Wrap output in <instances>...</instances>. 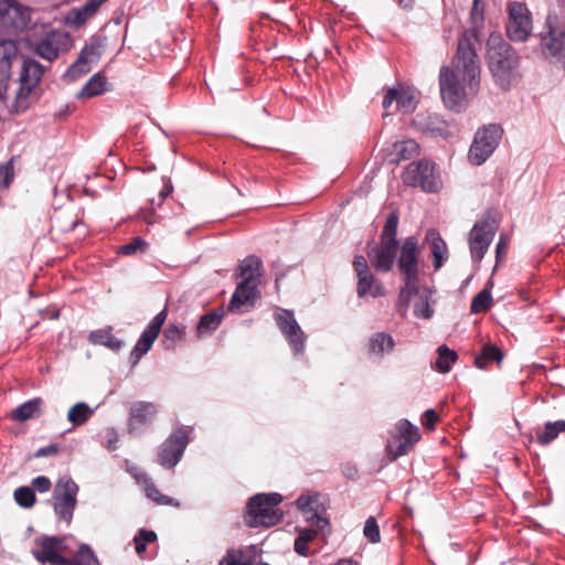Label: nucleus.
<instances>
[{"label": "nucleus", "mask_w": 565, "mask_h": 565, "mask_svg": "<svg viewBox=\"0 0 565 565\" xmlns=\"http://www.w3.org/2000/svg\"><path fill=\"white\" fill-rule=\"evenodd\" d=\"M397 226H398V214L396 212H392L386 217V221H385L382 234H381V241L398 245V242L396 239Z\"/></svg>", "instance_id": "41"}, {"label": "nucleus", "mask_w": 565, "mask_h": 565, "mask_svg": "<svg viewBox=\"0 0 565 565\" xmlns=\"http://www.w3.org/2000/svg\"><path fill=\"white\" fill-rule=\"evenodd\" d=\"M493 281L488 280L486 288L478 292L471 301L470 310L472 313H480L487 311L492 303L491 288Z\"/></svg>", "instance_id": "37"}, {"label": "nucleus", "mask_w": 565, "mask_h": 565, "mask_svg": "<svg viewBox=\"0 0 565 565\" xmlns=\"http://www.w3.org/2000/svg\"><path fill=\"white\" fill-rule=\"evenodd\" d=\"M43 401L40 397L24 402L12 412V419L24 422L41 414Z\"/></svg>", "instance_id": "33"}, {"label": "nucleus", "mask_w": 565, "mask_h": 565, "mask_svg": "<svg viewBox=\"0 0 565 565\" xmlns=\"http://www.w3.org/2000/svg\"><path fill=\"white\" fill-rule=\"evenodd\" d=\"M63 565H100L96 554L87 544H81L73 557H66Z\"/></svg>", "instance_id": "34"}, {"label": "nucleus", "mask_w": 565, "mask_h": 565, "mask_svg": "<svg viewBox=\"0 0 565 565\" xmlns=\"http://www.w3.org/2000/svg\"><path fill=\"white\" fill-rule=\"evenodd\" d=\"M393 103H396V109L404 114L414 111L417 105L415 89L403 85L391 87L384 95L383 108L388 110Z\"/></svg>", "instance_id": "20"}, {"label": "nucleus", "mask_w": 565, "mask_h": 565, "mask_svg": "<svg viewBox=\"0 0 565 565\" xmlns=\"http://www.w3.org/2000/svg\"><path fill=\"white\" fill-rule=\"evenodd\" d=\"M503 359L501 350L492 344H486L480 353L475 360V365L478 369H484L490 362H501Z\"/></svg>", "instance_id": "40"}, {"label": "nucleus", "mask_w": 565, "mask_h": 565, "mask_svg": "<svg viewBox=\"0 0 565 565\" xmlns=\"http://www.w3.org/2000/svg\"><path fill=\"white\" fill-rule=\"evenodd\" d=\"M78 486L68 476H63L56 482L53 490V508L58 520L71 524L77 505Z\"/></svg>", "instance_id": "7"}, {"label": "nucleus", "mask_w": 565, "mask_h": 565, "mask_svg": "<svg viewBox=\"0 0 565 565\" xmlns=\"http://www.w3.org/2000/svg\"><path fill=\"white\" fill-rule=\"evenodd\" d=\"M100 55L102 45L98 42H93L85 45L79 53V56L84 58L88 63V65L96 62L100 57Z\"/></svg>", "instance_id": "48"}, {"label": "nucleus", "mask_w": 565, "mask_h": 565, "mask_svg": "<svg viewBox=\"0 0 565 565\" xmlns=\"http://www.w3.org/2000/svg\"><path fill=\"white\" fill-rule=\"evenodd\" d=\"M185 327L169 324L163 332V344L167 349H174L175 345L183 339Z\"/></svg>", "instance_id": "43"}, {"label": "nucleus", "mask_w": 565, "mask_h": 565, "mask_svg": "<svg viewBox=\"0 0 565 565\" xmlns=\"http://www.w3.org/2000/svg\"><path fill=\"white\" fill-rule=\"evenodd\" d=\"M282 497L277 492L257 493L247 503L246 523L250 527H269L279 523L284 516L277 508Z\"/></svg>", "instance_id": "3"}, {"label": "nucleus", "mask_w": 565, "mask_h": 565, "mask_svg": "<svg viewBox=\"0 0 565 565\" xmlns=\"http://www.w3.org/2000/svg\"><path fill=\"white\" fill-rule=\"evenodd\" d=\"M157 415V407L150 402H137L129 409L128 430L135 433L141 426L148 425Z\"/></svg>", "instance_id": "23"}, {"label": "nucleus", "mask_w": 565, "mask_h": 565, "mask_svg": "<svg viewBox=\"0 0 565 565\" xmlns=\"http://www.w3.org/2000/svg\"><path fill=\"white\" fill-rule=\"evenodd\" d=\"M14 177L13 166L11 162L0 166V186L8 188Z\"/></svg>", "instance_id": "53"}, {"label": "nucleus", "mask_w": 565, "mask_h": 565, "mask_svg": "<svg viewBox=\"0 0 565 565\" xmlns=\"http://www.w3.org/2000/svg\"><path fill=\"white\" fill-rule=\"evenodd\" d=\"M220 565H250L244 559V554L241 551L232 550L226 553Z\"/></svg>", "instance_id": "50"}, {"label": "nucleus", "mask_w": 565, "mask_h": 565, "mask_svg": "<svg viewBox=\"0 0 565 565\" xmlns=\"http://www.w3.org/2000/svg\"><path fill=\"white\" fill-rule=\"evenodd\" d=\"M541 46L551 63L565 70V23L555 14L546 18L544 31L541 33Z\"/></svg>", "instance_id": "4"}, {"label": "nucleus", "mask_w": 565, "mask_h": 565, "mask_svg": "<svg viewBox=\"0 0 565 565\" xmlns=\"http://www.w3.org/2000/svg\"><path fill=\"white\" fill-rule=\"evenodd\" d=\"M70 36L62 31H53L40 39L34 45V52L40 57L52 62L57 58L60 52L67 50Z\"/></svg>", "instance_id": "19"}, {"label": "nucleus", "mask_w": 565, "mask_h": 565, "mask_svg": "<svg viewBox=\"0 0 565 565\" xmlns=\"http://www.w3.org/2000/svg\"><path fill=\"white\" fill-rule=\"evenodd\" d=\"M258 297L257 284L239 281L228 303L230 311H238L245 305H253Z\"/></svg>", "instance_id": "25"}, {"label": "nucleus", "mask_w": 565, "mask_h": 565, "mask_svg": "<svg viewBox=\"0 0 565 565\" xmlns=\"http://www.w3.org/2000/svg\"><path fill=\"white\" fill-rule=\"evenodd\" d=\"M106 1L107 0H88L82 7L73 8L67 15V20L74 24L81 25L93 18Z\"/></svg>", "instance_id": "28"}, {"label": "nucleus", "mask_w": 565, "mask_h": 565, "mask_svg": "<svg viewBox=\"0 0 565 565\" xmlns=\"http://www.w3.org/2000/svg\"><path fill=\"white\" fill-rule=\"evenodd\" d=\"M94 414V409L84 402L76 403L67 412V420L75 427L84 425Z\"/></svg>", "instance_id": "35"}, {"label": "nucleus", "mask_w": 565, "mask_h": 565, "mask_svg": "<svg viewBox=\"0 0 565 565\" xmlns=\"http://www.w3.org/2000/svg\"><path fill=\"white\" fill-rule=\"evenodd\" d=\"M498 224L490 212L478 221L469 233V249L472 260L481 262L497 233Z\"/></svg>", "instance_id": "9"}, {"label": "nucleus", "mask_w": 565, "mask_h": 565, "mask_svg": "<svg viewBox=\"0 0 565 565\" xmlns=\"http://www.w3.org/2000/svg\"><path fill=\"white\" fill-rule=\"evenodd\" d=\"M136 537L138 540H141V542L143 543H152L157 540V534L153 532V531H148V530H140L138 535H136Z\"/></svg>", "instance_id": "58"}, {"label": "nucleus", "mask_w": 565, "mask_h": 565, "mask_svg": "<svg viewBox=\"0 0 565 565\" xmlns=\"http://www.w3.org/2000/svg\"><path fill=\"white\" fill-rule=\"evenodd\" d=\"M88 339L90 343L95 345H104L111 351H118L122 347V341L113 334V329L110 327L92 331Z\"/></svg>", "instance_id": "31"}, {"label": "nucleus", "mask_w": 565, "mask_h": 565, "mask_svg": "<svg viewBox=\"0 0 565 565\" xmlns=\"http://www.w3.org/2000/svg\"><path fill=\"white\" fill-rule=\"evenodd\" d=\"M172 192V185L170 182H166L163 188L159 192V202L158 206L161 204L163 200H166Z\"/></svg>", "instance_id": "62"}, {"label": "nucleus", "mask_w": 565, "mask_h": 565, "mask_svg": "<svg viewBox=\"0 0 565 565\" xmlns=\"http://www.w3.org/2000/svg\"><path fill=\"white\" fill-rule=\"evenodd\" d=\"M58 451V447L55 444L47 445L45 447H41L36 451V457H46V456H53L56 455Z\"/></svg>", "instance_id": "60"}, {"label": "nucleus", "mask_w": 565, "mask_h": 565, "mask_svg": "<svg viewBox=\"0 0 565 565\" xmlns=\"http://www.w3.org/2000/svg\"><path fill=\"white\" fill-rule=\"evenodd\" d=\"M276 323L292 348L295 354H301L306 347L307 337L295 319L294 312L278 309L275 313Z\"/></svg>", "instance_id": "15"}, {"label": "nucleus", "mask_w": 565, "mask_h": 565, "mask_svg": "<svg viewBox=\"0 0 565 565\" xmlns=\"http://www.w3.org/2000/svg\"><path fill=\"white\" fill-rule=\"evenodd\" d=\"M479 1L480 0H473L472 8L470 11V21L473 28L470 29L469 31L477 32L476 29L479 28L483 22V8L479 7ZM476 34L478 35V33Z\"/></svg>", "instance_id": "52"}, {"label": "nucleus", "mask_w": 565, "mask_h": 565, "mask_svg": "<svg viewBox=\"0 0 565 565\" xmlns=\"http://www.w3.org/2000/svg\"><path fill=\"white\" fill-rule=\"evenodd\" d=\"M395 341L393 337L386 332L374 333L369 341L370 353L376 356H384L394 350Z\"/></svg>", "instance_id": "30"}, {"label": "nucleus", "mask_w": 565, "mask_h": 565, "mask_svg": "<svg viewBox=\"0 0 565 565\" xmlns=\"http://www.w3.org/2000/svg\"><path fill=\"white\" fill-rule=\"evenodd\" d=\"M45 70V66L30 57L23 58L20 71V89L17 94L19 99L28 98L36 90Z\"/></svg>", "instance_id": "17"}, {"label": "nucleus", "mask_w": 565, "mask_h": 565, "mask_svg": "<svg viewBox=\"0 0 565 565\" xmlns=\"http://www.w3.org/2000/svg\"><path fill=\"white\" fill-rule=\"evenodd\" d=\"M435 294V289L427 286H420L419 282L416 284V290L411 291L406 301L404 302L402 299V290L399 291L398 301H397V310L402 316H405L413 297H416L414 302V316L428 320L434 315V300L433 296Z\"/></svg>", "instance_id": "13"}, {"label": "nucleus", "mask_w": 565, "mask_h": 565, "mask_svg": "<svg viewBox=\"0 0 565 565\" xmlns=\"http://www.w3.org/2000/svg\"><path fill=\"white\" fill-rule=\"evenodd\" d=\"M419 146L414 139L395 141L387 152V159L392 163L409 160L417 156Z\"/></svg>", "instance_id": "26"}, {"label": "nucleus", "mask_w": 565, "mask_h": 565, "mask_svg": "<svg viewBox=\"0 0 565 565\" xmlns=\"http://www.w3.org/2000/svg\"><path fill=\"white\" fill-rule=\"evenodd\" d=\"M10 70L0 67V99H2L8 89Z\"/></svg>", "instance_id": "56"}, {"label": "nucleus", "mask_w": 565, "mask_h": 565, "mask_svg": "<svg viewBox=\"0 0 565 565\" xmlns=\"http://www.w3.org/2000/svg\"><path fill=\"white\" fill-rule=\"evenodd\" d=\"M38 543L40 550L33 551L32 554L40 563L63 565L66 562V557L58 553L60 541L56 537H45Z\"/></svg>", "instance_id": "24"}, {"label": "nucleus", "mask_w": 565, "mask_h": 565, "mask_svg": "<svg viewBox=\"0 0 565 565\" xmlns=\"http://www.w3.org/2000/svg\"><path fill=\"white\" fill-rule=\"evenodd\" d=\"M402 178L405 184L420 188L426 192H437L441 188L435 164L426 160L409 163Z\"/></svg>", "instance_id": "8"}, {"label": "nucleus", "mask_w": 565, "mask_h": 565, "mask_svg": "<svg viewBox=\"0 0 565 565\" xmlns=\"http://www.w3.org/2000/svg\"><path fill=\"white\" fill-rule=\"evenodd\" d=\"M398 245L381 241L379 245L370 248L367 257L372 266L382 273L390 271L395 263Z\"/></svg>", "instance_id": "21"}, {"label": "nucleus", "mask_w": 565, "mask_h": 565, "mask_svg": "<svg viewBox=\"0 0 565 565\" xmlns=\"http://www.w3.org/2000/svg\"><path fill=\"white\" fill-rule=\"evenodd\" d=\"M89 71L90 65H88V63L78 55L77 60L66 71L65 77L70 81H76Z\"/></svg>", "instance_id": "46"}, {"label": "nucleus", "mask_w": 565, "mask_h": 565, "mask_svg": "<svg viewBox=\"0 0 565 565\" xmlns=\"http://www.w3.org/2000/svg\"><path fill=\"white\" fill-rule=\"evenodd\" d=\"M13 495L15 502L22 508L29 509L35 503V493L30 487H19L15 489Z\"/></svg>", "instance_id": "45"}, {"label": "nucleus", "mask_w": 565, "mask_h": 565, "mask_svg": "<svg viewBox=\"0 0 565 565\" xmlns=\"http://www.w3.org/2000/svg\"><path fill=\"white\" fill-rule=\"evenodd\" d=\"M307 545H308V542H305L301 540V537L297 536V539L295 540L294 548L297 554H299L301 556H308L309 551H308Z\"/></svg>", "instance_id": "59"}, {"label": "nucleus", "mask_w": 565, "mask_h": 565, "mask_svg": "<svg viewBox=\"0 0 565 565\" xmlns=\"http://www.w3.org/2000/svg\"><path fill=\"white\" fill-rule=\"evenodd\" d=\"M100 55L102 45L98 42H93L85 45L79 53V56L84 58L88 63V65L96 62L100 57Z\"/></svg>", "instance_id": "47"}, {"label": "nucleus", "mask_w": 565, "mask_h": 565, "mask_svg": "<svg viewBox=\"0 0 565 565\" xmlns=\"http://www.w3.org/2000/svg\"><path fill=\"white\" fill-rule=\"evenodd\" d=\"M487 62L495 84L503 89H509L521 76L518 53L498 33H491L487 41Z\"/></svg>", "instance_id": "2"}, {"label": "nucleus", "mask_w": 565, "mask_h": 565, "mask_svg": "<svg viewBox=\"0 0 565 565\" xmlns=\"http://www.w3.org/2000/svg\"><path fill=\"white\" fill-rule=\"evenodd\" d=\"M501 136L502 129L495 124L479 129L468 152L469 161L475 166L486 162L498 147Z\"/></svg>", "instance_id": "10"}, {"label": "nucleus", "mask_w": 565, "mask_h": 565, "mask_svg": "<svg viewBox=\"0 0 565 565\" xmlns=\"http://www.w3.org/2000/svg\"><path fill=\"white\" fill-rule=\"evenodd\" d=\"M319 498L315 495H300L297 501V508L302 513L305 520L312 526L311 529H303L298 537L305 542H311L317 536L318 532H330L329 519L326 515V510L319 503Z\"/></svg>", "instance_id": "5"}, {"label": "nucleus", "mask_w": 565, "mask_h": 565, "mask_svg": "<svg viewBox=\"0 0 565 565\" xmlns=\"http://www.w3.org/2000/svg\"><path fill=\"white\" fill-rule=\"evenodd\" d=\"M505 250H507V242L503 237H500V239L495 246L497 264L500 262L501 257L505 255Z\"/></svg>", "instance_id": "61"}, {"label": "nucleus", "mask_w": 565, "mask_h": 565, "mask_svg": "<svg viewBox=\"0 0 565 565\" xmlns=\"http://www.w3.org/2000/svg\"><path fill=\"white\" fill-rule=\"evenodd\" d=\"M139 215L148 224L154 223V220L151 217V211L141 210Z\"/></svg>", "instance_id": "64"}, {"label": "nucleus", "mask_w": 565, "mask_h": 565, "mask_svg": "<svg viewBox=\"0 0 565 565\" xmlns=\"http://www.w3.org/2000/svg\"><path fill=\"white\" fill-rule=\"evenodd\" d=\"M139 481L145 483V491L149 499L159 504H171L173 499L160 493L157 487L151 482L147 475L142 473L137 477Z\"/></svg>", "instance_id": "42"}, {"label": "nucleus", "mask_w": 565, "mask_h": 565, "mask_svg": "<svg viewBox=\"0 0 565 565\" xmlns=\"http://www.w3.org/2000/svg\"><path fill=\"white\" fill-rule=\"evenodd\" d=\"M532 30V21L526 7L520 2H513L509 9V23L507 32L510 40L523 42Z\"/></svg>", "instance_id": "16"}, {"label": "nucleus", "mask_w": 565, "mask_h": 565, "mask_svg": "<svg viewBox=\"0 0 565 565\" xmlns=\"http://www.w3.org/2000/svg\"><path fill=\"white\" fill-rule=\"evenodd\" d=\"M28 24V17L14 0H0V29L22 30Z\"/></svg>", "instance_id": "22"}, {"label": "nucleus", "mask_w": 565, "mask_h": 565, "mask_svg": "<svg viewBox=\"0 0 565 565\" xmlns=\"http://www.w3.org/2000/svg\"><path fill=\"white\" fill-rule=\"evenodd\" d=\"M426 241L430 246V252L434 258V268L438 270L443 267L444 262L448 257L447 245L439 233L434 228L427 231Z\"/></svg>", "instance_id": "27"}, {"label": "nucleus", "mask_w": 565, "mask_h": 565, "mask_svg": "<svg viewBox=\"0 0 565 565\" xmlns=\"http://www.w3.org/2000/svg\"><path fill=\"white\" fill-rule=\"evenodd\" d=\"M480 41L475 31H465L459 39L454 68L443 66L439 73V87L445 105L460 110L468 96L476 95L480 86Z\"/></svg>", "instance_id": "1"}, {"label": "nucleus", "mask_w": 565, "mask_h": 565, "mask_svg": "<svg viewBox=\"0 0 565 565\" xmlns=\"http://www.w3.org/2000/svg\"><path fill=\"white\" fill-rule=\"evenodd\" d=\"M437 352L438 358L435 363L437 371L440 373H448L451 365L458 360L457 353L445 344L440 345Z\"/></svg>", "instance_id": "39"}, {"label": "nucleus", "mask_w": 565, "mask_h": 565, "mask_svg": "<svg viewBox=\"0 0 565 565\" xmlns=\"http://www.w3.org/2000/svg\"><path fill=\"white\" fill-rule=\"evenodd\" d=\"M17 55V45L12 40H0V67L11 70V61Z\"/></svg>", "instance_id": "44"}, {"label": "nucleus", "mask_w": 565, "mask_h": 565, "mask_svg": "<svg viewBox=\"0 0 565 565\" xmlns=\"http://www.w3.org/2000/svg\"><path fill=\"white\" fill-rule=\"evenodd\" d=\"M106 439H107V445H106L107 449L109 451L115 450L117 447L116 445L119 440L118 434L115 428H108L106 430Z\"/></svg>", "instance_id": "57"}, {"label": "nucleus", "mask_w": 565, "mask_h": 565, "mask_svg": "<svg viewBox=\"0 0 565 565\" xmlns=\"http://www.w3.org/2000/svg\"><path fill=\"white\" fill-rule=\"evenodd\" d=\"M108 82L105 75L94 74L77 94L78 98H92L108 90Z\"/></svg>", "instance_id": "32"}, {"label": "nucleus", "mask_w": 565, "mask_h": 565, "mask_svg": "<svg viewBox=\"0 0 565 565\" xmlns=\"http://www.w3.org/2000/svg\"><path fill=\"white\" fill-rule=\"evenodd\" d=\"M565 431V419L547 422L542 433L537 434L536 441L546 446L555 440L559 434Z\"/></svg>", "instance_id": "36"}, {"label": "nucleus", "mask_w": 565, "mask_h": 565, "mask_svg": "<svg viewBox=\"0 0 565 565\" xmlns=\"http://www.w3.org/2000/svg\"><path fill=\"white\" fill-rule=\"evenodd\" d=\"M418 242L415 236H408L404 239L401 253L397 258V267L404 276V286L402 287V299L405 302L408 294L416 290L418 278Z\"/></svg>", "instance_id": "6"}, {"label": "nucleus", "mask_w": 565, "mask_h": 565, "mask_svg": "<svg viewBox=\"0 0 565 565\" xmlns=\"http://www.w3.org/2000/svg\"><path fill=\"white\" fill-rule=\"evenodd\" d=\"M224 317L223 311H211L203 315L196 326L200 335L209 334L217 329Z\"/></svg>", "instance_id": "38"}, {"label": "nucleus", "mask_w": 565, "mask_h": 565, "mask_svg": "<svg viewBox=\"0 0 565 565\" xmlns=\"http://www.w3.org/2000/svg\"><path fill=\"white\" fill-rule=\"evenodd\" d=\"M353 268L358 277L356 294L359 298H379L385 295V288L380 279L371 271L367 260L362 255L353 259Z\"/></svg>", "instance_id": "11"}, {"label": "nucleus", "mask_w": 565, "mask_h": 565, "mask_svg": "<svg viewBox=\"0 0 565 565\" xmlns=\"http://www.w3.org/2000/svg\"><path fill=\"white\" fill-rule=\"evenodd\" d=\"M167 316V310L163 309L151 319L130 353L132 364H137L141 356L151 349L153 342L160 333L161 327L164 323Z\"/></svg>", "instance_id": "18"}, {"label": "nucleus", "mask_w": 565, "mask_h": 565, "mask_svg": "<svg viewBox=\"0 0 565 565\" xmlns=\"http://www.w3.org/2000/svg\"><path fill=\"white\" fill-rule=\"evenodd\" d=\"M262 260L250 255L243 259L238 266V276L242 281L257 284L260 276Z\"/></svg>", "instance_id": "29"}, {"label": "nucleus", "mask_w": 565, "mask_h": 565, "mask_svg": "<svg viewBox=\"0 0 565 565\" xmlns=\"http://www.w3.org/2000/svg\"><path fill=\"white\" fill-rule=\"evenodd\" d=\"M438 422V415L431 408L427 409L423 415V425L429 429H433Z\"/></svg>", "instance_id": "55"}, {"label": "nucleus", "mask_w": 565, "mask_h": 565, "mask_svg": "<svg viewBox=\"0 0 565 565\" xmlns=\"http://www.w3.org/2000/svg\"><path fill=\"white\" fill-rule=\"evenodd\" d=\"M134 542L137 554L141 555L146 551V543L141 542V540H138L136 536Z\"/></svg>", "instance_id": "63"}, {"label": "nucleus", "mask_w": 565, "mask_h": 565, "mask_svg": "<svg viewBox=\"0 0 565 565\" xmlns=\"http://www.w3.org/2000/svg\"><path fill=\"white\" fill-rule=\"evenodd\" d=\"M363 534L373 544L379 543L381 541L380 527L377 525L375 518L370 516L365 521Z\"/></svg>", "instance_id": "49"}, {"label": "nucleus", "mask_w": 565, "mask_h": 565, "mask_svg": "<svg viewBox=\"0 0 565 565\" xmlns=\"http://www.w3.org/2000/svg\"><path fill=\"white\" fill-rule=\"evenodd\" d=\"M188 444V433L183 428L174 430L161 444L158 452V462L164 468H173L181 460Z\"/></svg>", "instance_id": "14"}, {"label": "nucleus", "mask_w": 565, "mask_h": 565, "mask_svg": "<svg viewBox=\"0 0 565 565\" xmlns=\"http://www.w3.org/2000/svg\"><path fill=\"white\" fill-rule=\"evenodd\" d=\"M147 242L141 237H135L132 242L120 247L119 252L124 255H134L138 250H145Z\"/></svg>", "instance_id": "51"}, {"label": "nucleus", "mask_w": 565, "mask_h": 565, "mask_svg": "<svg viewBox=\"0 0 565 565\" xmlns=\"http://www.w3.org/2000/svg\"><path fill=\"white\" fill-rule=\"evenodd\" d=\"M32 486L41 493L47 492L51 487V480L45 476H39L33 479Z\"/></svg>", "instance_id": "54"}, {"label": "nucleus", "mask_w": 565, "mask_h": 565, "mask_svg": "<svg viewBox=\"0 0 565 565\" xmlns=\"http://www.w3.org/2000/svg\"><path fill=\"white\" fill-rule=\"evenodd\" d=\"M419 438V430L416 426L406 419L399 420L387 443V451L396 459L409 452Z\"/></svg>", "instance_id": "12"}]
</instances>
